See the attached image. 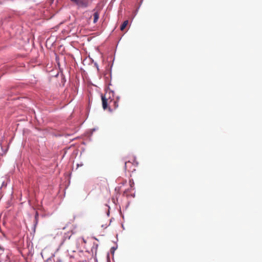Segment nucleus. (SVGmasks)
Listing matches in <instances>:
<instances>
[{
	"label": "nucleus",
	"mask_w": 262,
	"mask_h": 262,
	"mask_svg": "<svg viewBox=\"0 0 262 262\" xmlns=\"http://www.w3.org/2000/svg\"><path fill=\"white\" fill-rule=\"evenodd\" d=\"M4 185L2 184V185H1V187H0V188H2V187H3Z\"/></svg>",
	"instance_id": "4468645a"
},
{
	"label": "nucleus",
	"mask_w": 262,
	"mask_h": 262,
	"mask_svg": "<svg viewBox=\"0 0 262 262\" xmlns=\"http://www.w3.org/2000/svg\"><path fill=\"white\" fill-rule=\"evenodd\" d=\"M117 249V247H113L111 248V250L112 251V252L114 253L115 250Z\"/></svg>",
	"instance_id": "6e6552de"
},
{
	"label": "nucleus",
	"mask_w": 262,
	"mask_h": 262,
	"mask_svg": "<svg viewBox=\"0 0 262 262\" xmlns=\"http://www.w3.org/2000/svg\"><path fill=\"white\" fill-rule=\"evenodd\" d=\"M0 147H1V150H2V152H1V154H2V155L5 154L8 150L9 146H8L5 149L4 148V147L2 145V144L0 145Z\"/></svg>",
	"instance_id": "20e7f679"
},
{
	"label": "nucleus",
	"mask_w": 262,
	"mask_h": 262,
	"mask_svg": "<svg viewBox=\"0 0 262 262\" xmlns=\"http://www.w3.org/2000/svg\"><path fill=\"white\" fill-rule=\"evenodd\" d=\"M114 103L115 107V108L118 107V102H117V101H114Z\"/></svg>",
	"instance_id": "423d86ee"
},
{
	"label": "nucleus",
	"mask_w": 262,
	"mask_h": 262,
	"mask_svg": "<svg viewBox=\"0 0 262 262\" xmlns=\"http://www.w3.org/2000/svg\"><path fill=\"white\" fill-rule=\"evenodd\" d=\"M4 185L2 184V185H1V187H0V188H2V187H3Z\"/></svg>",
	"instance_id": "2eb2a0df"
},
{
	"label": "nucleus",
	"mask_w": 262,
	"mask_h": 262,
	"mask_svg": "<svg viewBox=\"0 0 262 262\" xmlns=\"http://www.w3.org/2000/svg\"><path fill=\"white\" fill-rule=\"evenodd\" d=\"M102 101L103 108L105 110L107 106V99L103 96H102Z\"/></svg>",
	"instance_id": "f03ea898"
},
{
	"label": "nucleus",
	"mask_w": 262,
	"mask_h": 262,
	"mask_svg": "<svg viewBox=\"0 0 262 262\" xmlns=\"http://www.w3.org/2000/svg\"><path fill=\"white\" fill-rule=\"evenodd\" d=\"M129 183H130V185L131 187H132L133 186V185H134V182L132 181L131 180L129 181Z\"/></svg>",
	"instance_id": "1a4fd4ad"
},
{
	"label": "nucleus",
	"mask_w": 262,
	"mask_h": 262,
	"mask_svg": "<svg viewBox=\"0 0 262 262\" xmlns=\"http://www.w3.org/2000/svg\"><path fill=\"white\" fill-rule=\"evenodd\" d=\"M98 129V127L94 128L92 129H91V133L93 134V132H94L95 131L97 130Z\"/></svg>",
	"instance_id": "0eeeda50"
},
{
	"label": "nucleus",
	"mask_w": 262,
	"mask_h": 262,
	"mask_svg": "<svg viewBox=\"0 0 262 262\" xmlns=\"http://www.w3.org/2000/svg\"><path fill=\"white\" fill-rule=\"evenodd\" d=\"M127 163V162H126L125 163V168H126V167Z\"/></svg>",
	"instance_id": "9b49d317"
},
{
	"label": "nucleus",
	"mask_w": 262,
	"mask_h": 262,
	"mask_svg": "<svg viewBox=\"0 0 262 262\" xmlns=\"http://www.w3.org/2000/svg\"><path fill=\"white\" fill-rule=\"evenodd\" d=\"M128 20H126L125 21H124L123 24L121 25V27H120V30H123L126 27V26H127V25L128 24Z\"/></svg>",
	"instance_id": "39448f33"
},
{
	"label": "nucleus",
	"mask_w": 262,
	"mask_h": 262,
	"mask_svg": "<svg viewBox=\"0 0 262 262\" xmlns=\"http://www.w3.org/2000/svg\"><path fill=\"white\" fill-rule=\"evenodd\" d=\"M37 215H38V213H36V215H35L36 224H37Z\"/></svg>",
	"instance_id": "9d476101"
},
{
	"label": "nucleus",
	"mask_w": 262,
	"mask_h": 262,
	"mask_svg": "<svg viewBox=\"0 0 262 262\" xmlns=\"http://www.w3.org/2000/svg\"><path fill=\"white\" fill-rule=\"evenodd\" d=\"M99 14L98 12H95L94 13V23H96L99 19Z\"/></svg>",
	"instance_id": "7ed1b4c3"
},
{
	"label": "nucleus",
	"mask_w": 262,
	"mask_h": 262,
	"mask_svg": "<svg viewBox=\"0 0 262 262\" xmlns=\"http://www.w3.org/2000/svg\"><path fill=\"white\" fill-rule=\"evenodd\" d=\"M5 182L3 181L2 184L4 185Z\"/></svg>",
	"instance_id": "ddd939ff"
},
{
	"label": "nucleus",
	"mask_w": 262,
	"mask_h": 262,
	"mask_svg": "<svg viewBox=\"0 0 262 262\" xmlns=\"http://www.w3.org/2000/svg\"><path fill=\"white\" fill-rule=\"evenodd\" d=\"M79 8H86L89 6V0H71Z\"/></svg>",
	"instance_id": "f257e3e1"
},
{
	"label": "nucleus",
	"mask_w": 262,
	"mask_h": 262,
	"mask_svg": "<svg viewBox=\"0 0 262 262\" xmlns=\"http://www.w3.org/2000/svg\"><path fill=\"white\" fill-rule=\"evenodd\" d=\"M109 214H110V212H109V211H108V212L107 213V216H108V215H109Z\"/></svg>",
	"instance_id": "f8f14e48"
}]
</instances>
